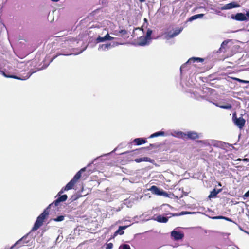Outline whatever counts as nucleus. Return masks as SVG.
Returning a JSON list of instances; mask_svg holds the SVG:
<instances>
[{
    "mask_svg": "<svg viewBox=\"0 0 249 249\" xmlns=\"http://www.w3.org/2000/svg\"><path fill=\"white\" fill-rule=\"evenodd\" d=\"M86 169V167L83 168L78 172H77L73 177V178L69 183H68L66 186L63 188L62 190L59 192L58 195L60 196L64 191H68L73 188L74 185L81 178L82 172L85 171Z\"/></svg>",
    "mask_w": 249,
    "mask_h": 249,
    "instance_id": "nucleus-1",
    "label": "nucleus"
},
{
    "mask_svg": "<svg viewBox=\"0 0 249 249\" xmlns=\"http://www.w3.org/2000/svg\"><path fill=\"white\" fill-rule=\"evenodd\" d=\"M49 207L48 206L46 209H45L43 213H41L37 218L35 224L32 228V231H35L37 230L38 229L41 227L44 222V220L49 215V210L48 209Z\"/></svg>",
    "mask_w": 249,
    "mask_h": 249,
    "instance_id": "nucleus-2",
    "label": "nucleus"
},
{
    "mask_svg": "<svg viewBox=\"0 0 249 249\" xmlns=\"http://www.w3.org/2000/svg\"><path fill=\"white\" fill-rule=\"evenodd\" d=\"M49 207L48 206L46 209H45L43 213H41L37 218L35 224L32 228V231H35L37 230L38 229L41 227L44 222V220L49 215V210L48 209Z\"/></svg>",
    "mask_w": 249,
    "mask_h": 249,
    "instance_id": "nucleus-3",
    "label": "nucleus"
},
{
    "mask_svg": "<svg viewBox=\"0 0 249 249\" xmlns=\"http://www.w3.org/2000/svg\"><path fill=\"white\" fill-rule=\"evenodd\" d=\"M49 207L48 206L46 209H45L43 213H41L37 218L35 224L32 228V231H35L37 230L38 229L41 227L44 222V220L49 215V210L48 209Z\"/></svg>",
    "mask_w": 249,
    "mask_h": 249,
    "instance_id": "nucleus-4",
    "label": "nucleus"
},
{
    "mask_svg": "<svg viewBox=\"0 0 249 249\" xmlns=\"http://www.w3.org/2000/svg\"><path fill=\"white\" fill-rule=\"evenodd\" d=\"M49 207L48 206L46 209H45L43 213H41L37 218L35 224L32 228V231H35L37 230L38 229L41 227L44 222V220L49 215V210L48 209Z\"/></svg>",
    "mask_w": 249,
    "mask_h": 249,
    "instance_id": "nucleus-5",
    "label": "nucleus"
},
{
    "mask_svg": "<svg viewBox=\"0 0 249 249\" xmlns=\"http://www.w3.org/2000/svg\"><path fill=\"white\" fill-rule=\"evenodd\" d=\"M232 120L234 124L240 129H242L245 126L246 120L242 116L237 117L236 113L232 114Z\"/></svg>",
    "mask_w": 249,
    "mask_h": 249,
    "instance_id": "nucleus-6",
    "label": "nucleus"
},
{
    "mask_svg": "<svg viewBox=\"0 0 249 249\" xmlns=\"http://www.w3.org/2000/svg\"><path fill=\"white\" fill-rule=\"evenodd\" d=\"M150 191L152 194L157 196H164L165 197L168 196V193L162 189H160L157 186L153 185L149 189H148Z\"/></svg>",
    "mask_w": 249,
    "mask_h": 249,
    "instance_id": "nucleus-7",
    "label": "nucleus"
},
{
    "mask_svg": "<svg viewBox=\"0 0 249 249\" xmlns=\"http://www.w3.org/2000/svg\"><path fill=\"white\" fill-rule=\"evenodd\" d=\"M171 236L176 240L182 239L184 236V233L182 231H173L171 233Z\"/></svg>",
    "mask_w": 249,
    "mask_h": 249,
    "instance_id": "nucleus-8",
    "label": "nucleus"
},
{
    "mask_svg": "<svg viewBox=\"0 0 249 249\" xmlns=\"http://www.w3.org/2000/svg\"><path fill=\"white\" fill-rule=\"evenodd\" d=\"M232 18L237 21H245L247 20V18L245 15L242 13H238L234 16H232Z\"/></svg>",
    "mask_w": 249,
    "mask_h": 249,
    "instance_id": "nucleus-9",
    "label": "nucleus"
},
{
    "mask_svg": "<svg viewBox=\"0 0 249 249\" xmlns=\"http://www.w3.org/2000/svg\"><path fill=\"white\" fill-rule=\"evenodd\" d=\"M67 196L66 195H63L60 196H59L57 199H56L53 203H51L49 205V207H50L52 205L54 204L55 206H57L59 203L61 202H64L66 201L67 199Z\"/></svg>",
    "mask_w": 249,
    "mask_h": 249,
    "instance_id": "nucleus-10",
    "label": "nucleus"
},
{
    "mask_svg": "<svg viewBox=\"0 0 249 249\" xmlns=\"http://www.w3.org/2000/svg\"><path fill=\"white\" fill-rule=\"evenodd\" d=\"M199 138V135L195 131H188L186 133V140H195Z\"/></svg>",
    "mask_w": 249,
    "mask_h": 249,
    "instance_id": "nucleus-11",
    "label": "nucleus"
},
{
    "mask_svg": "<svg viewBox=\"0 0 249 249\" xmlns=\"http://www.w3.org/2000/svg\"><path fill=\"white\" fill-rule=\"evenodd\" d=\"M113 39L114 37L110 36L108 34H107L104 37L99 36L96 40L98 42H102L107 40H112Z\"/></svg>",
    "mask_w": 249,
    "mask_h": 249,
    "instance_id": "nucleus-12",
    "label": "nucleus"
},
{
    "mask_svg": "<svg viewBox=\"0 0 249 249\" xmlns=\"http://www.w3.org/2000/svg\"><path fill=\"white\" fill-rule=\"evenodd\" d=\"M222 191V189H219L216 190V189H213L211 192L210 195L208 196L209 198L215 197L219 193Z\"/></svg>",
    "mask_w": 249,
    "mask_h": 249,
    "instance_id": "nucleus-13",
    "label": "nucleus"
},
{
    "mask_svg": "<svg viewBox=\"0 0 249 249\" xmlns=\"http://www.w3.org/2000/svg\"><path fill=\"white\" fill-rule=\"evenodd\" d=\"M155 220L160 223H166L168 221V217L159 215L156 217Z\"/></svg>",
    "mask_w": 249,
    "mask_h": 249,
    "instance_id": "nucleus-14",
    "label": "nucleus"
},
{
    "mask_svg": "<svg viewBox=\"0 0 249 249\" xmlns=\"http://www.w3.org/2000/svg\"><path fill=\"white\" fill-rule=\"evenodd\" d=\"M149 39L146 36H141L139 39L138 44L140 46L145 45Z\"/></svg>",
    "mask_w": 249,
    "mask_h": 249,
    "instance_id": "nucleus-15",
    "label": "nucleus"
},
{
    "mask_svg": "<svg viewBox=\"0 0 249 249\" xmlns=\"http://www.w3.org/2000/svg\"><path fill=\"white\" fill-rule=\"evenodd\" d=\"M1 73H2V74L6 77H10V78H14V79H20V80H25L26 79H28L30 75H27L25 77H24V78H20V77H18L17 76H15V75H7L5 74V73L2 71H1Z\"/></svg>",
    "mask_w": 249,
    "mask_h": 249,
    "instance_id": "nucleus-16",
    "label": "nucleus"
},
{
    "mask_svg": "<svg viewBox=\"0 0 249 249\" xmlns=\"http://www.w3.org/2000/svg\"><path fill=\"white\" fill-rule=\"evenodd\" d=\"M204 60V59L199 57H192L189 59L186 63H194L196 61L203 62Z\"/></svg>",
    "mask_w": 249,
    "mask_h": 249,
    "instance_id": "nucleus-17",
    "label": "nucleus"
},
{
    "mask_svg": "<svg viewBox=\"0 0 249 249\" xmlns=\"http://www.w3.org/2000/svg\"><path fill=\"white\" fill-rule=\"evenodd\" d=\"M133 142L136 143L137 145H140L146 142L145 139L143 138H136L133 141Z\"/></svg>",
    "mask_w": 249,
    "mask_h": 249,
    "instance_id": "nucleus-18",
    "label": "nucleus"
},
{
    "mask_svg": "<svg viewBox=\"0 0 249 249\" xmlns=\"http://www.w3.org/2000/svg\"><path fill=\"white\" fill-rule=\"evenodd\" d=\"M126 227L127 226H120L119 229L114 232V236L118 234L123 235L124 233V231L123 230L125 229Z\"/></svg>",
    "mask_w": 249,
    "mask_h": 249,
    "instance_id": "nucleus-19",
    "label": "nucleus"
},
{
    "mask_svg": "<svg viewBox=\"0 0 249 249\" xmlns=\"http://www.w3.org/2000/svg\"><path fill=\"white\" fill-rule=\"evenodd\" d=\"M176 136L178 138L182 139L184 140H186V133L182 131H178L176 132Z\"/></svg>",
    "mask_w": 249,
    "mask_h": 249,
    "instance_id": "nucleus-20",
    "label": "nucleus"
},
{
    "mask_svg": "<svg viewBox=\"0 0 249 249\" xmlns=\"http://www.w3.org/2000/svg\"><path fill=\"white\" fill-rule=\"evenodd\" d=\"M165 135V132L164 131H159L151 134L149 138H153L158 136H164Z\"/></svg>",
    "mask_w": 249,
    "mask_h": 249,
    "instance_id": "nucleus-21",
    "label": "nucleus"
},
{
    "mask_svg": "<svg viewBox=\"0 0 249 249\" xmlns=\"http://www.w3.org/2000/svg\"><path fill=\"white\" fill-rule=\"evenodd\" d=\"M238 5L236 4L235 2H231L230 3L226 4L224 6V9H230L233 8H235L236 7H238Z\"/></svg>",
    "mask_w": 249,
    "mask_h": 249,
    "instance_id": "nucleus-22",
    "label": "nucleus"
},
{
    "mask_svg": "<svg viewBox=\"0 0 249 249\" xmlns=\"http://www.w3.org/2000/svg\"><path fill=\"white\" fill-rule=\"evenodd\" d=\"M204 16V14H199L191 16L189 18V21H192L195 19H197L198 18H203V17Z\"/></svg>",
    "mask_w": 249,
    "mask_h": 249,
    "instance_id": "nucleus-23",
    "label": "nucleus"
},
{
    "mask_svg": "<svg viewBox=\"0 0 249 249\" xmlns=\"http://www.w3.org/2000/svg\"><path fill=\"white\" fill-rule=\"evenodd\" d=\"M116 35L119 36L121 35L122 37L126 36L128 35V32L127 30L125 29L121 30L118 32V33H116Z\"/></svg>",
    "mask_w": 249,
    "mask_h": 249,
    "instance_id": "nucleus-24",
    "label": "nucleus"
},
{
    "mask_svg": "<svg viewBox=\"0 0 249 249\" xmlns=\"http://www.w3.org/2000/svg\"><path fill=\"white\" fill-rule=\"evenodd\" d=\"M149 160L150 158L148 157H143L135 159L134 161L137 163H139L142 161H149Z\"/></svg>",
    "mask_w": 249,
    "mask_h": 249,
    "instance_id": "nucleus-25",
    "label": "nucleus"
},
{
    "mask_svg": "<svg viewBox=\"0 0 249 249\" xmlns=\"http://www.w3.org/2000/svg\"><path fill=\"white\" fill-rule=\"evenodd\" d=\"M216 106L220 108L225 109H231L232 108V106L230 104H227L226 105H219L216 104Z\"/></svg>",
    "mask_w": 249,
    "mask_h": 249,
    "instance_id": "nucleus-26",
    "label": "nucleus"
},
{
    "mask_svg": "<svg viewBox=\"0 0 249 249\" xmlns=\"http://www.w3.org/2000/svg\"><path fill=\"white\" fill-rule=\"evenodd\" d=\"M181 31V29H177L176 30L174 33L171 34V33H169L168 36L170 38L174 37L178 35Z\"/></svg>",
    "mask_w": 249,
    "mask_h": 249,
    "instance_id": "nucleus-27",
    "label": "nucleus"
},
{
    "mask_svg": "<svg viewBox=\"0 0 249 249\" xmlns=\"http://www.w3.org/2000/svg\"><path fill=\"white\" fill-rule=\"evenodd\" d=\"M228 43V41H226V40L224 41L222 43V44H221V47H220V49H219V51H220V52H226V49H225V46H227V45Z\"/></svg>",
    "mask_w": 249,
    "mask_h": 249,
    "instance_id": "nucleus-28",
    "label": "nucleus"
},
{
    "mask_svg": "<svg viewBox=\"0 0 249 249\" xmlns=\"http://www.w3.org/2000/svg\"><path fill=\"white\" fill-rule=\"evenodd\" d=\"M111 46L110 43L107 44H102L101 46V48L104 51H106L108 50L109 48H110Z\"/></svg>",
    "mask_w": 249,
    "mask_h": 249,
    "instance_id": "nucleus-29",
    "label": "nucleus"
},
{
    "mask_svg": "<svg viewBox=\"0 0 249 249\" xmlns=\"http://www.w3.org/2000/svg\"><path fill=\"white\" fill-rule=\"evenodd\" d=\"M152 33V31L151 29H148L146 32V35L145 36L146 38H147L149 40H150L151 39V36Z\"/></svg>",
    "mask_w": 249,
    "mask_h": 249,
    "instance_id": "nucleus-30",
    "label": "nucleus"
},
{
    "mask_svg": "<svg viewBox=\"0 0 249 249\" xmlns=\"http://www.w3.org/2000/svg\"><path fill=\"white\" fill-rule=\"evenodd\" d=\"M64 216L63 215H60V216H58V217H57L56 218H54L53 220L56 222H60V221L64 220Z\"/></svg>",
    "mask_w": 249,
    "mask_h": 249,
    "instance_id": "nucleus-31",
    "label": "nucleus"
},
{
    "mask_svg": "<svg viewBox=\"0 0 249 249\" xmlns=\"http://www.w3.org/2000/svg\"><path fill=\"white\" fill-rule=\"evenodd\" d=\"M233 79H234L235 80L238 81L240 83H249V81L242 80V79H240L238 78H233Z\"/></svg>",
    "mask_w": 249,
    "mask_h": 249,
    "instance_id": "nucleus-32",
    "label": "nucleus"
},
{
    "mask_svg": "<svg viewBox=\"0 0 249 249\" xmlns=\"http://www.w3.org/2000/svg\"><path fill=\"white\" fill-rule=\"evenodd\" d=\"M119 249H130V247L128 244H124L120 247Z\"/></svg>",
    "mask_w": 249,
    "mask_h": 249,
    "instance_id": "nucleus-33",
    "label": "nucleus"
},
{
    "mask_svg": "<svg viewBox=\"0 0 249 249\" xmlns=\"http://www.w3.org/2000/svg\"><path fill=\"white\" fill-rule=\"evenodd\" d=\"M113 245L112 243H109L106 244V249H111L113 248Z\"/></svg>",
    "mask_w": 249,
    "mask_h": 249,
    "instance_id": "nucleus-34",
    "label": "nucleus"
},
{
    "mask_svg": "<svg viewBox=\"0 0 249 249\" xmlns=\"http://www.w3.org/2000/svg\"><path fill=\"white\" fill-rule=\"evenodd\" d=\"M22 240V238L17 241L13 246L10 247V249H13L16 245L18 244Z\"/></svg>",
    "mask_w": 249,
    "mask_h": 249,
    "instance_id": "nucleus-35",
    "label": "nucleus"
},
{
    "mask_svg": "<svg viewBox=\"0 0 249 249\" xmlns=\"http://www.w3.org/2000/svg\"><path fill=\"white\" fill-rule=\"evenodd\" d=\"M244 197H249V190L244 195Z\"/></svg>",
    "mask_w": 249,
    "mask_h": 249,
    "instance_id": "nucleus-36",
    "label": "nucleus"
},
{
    "mask_svg": "<svg viewBox=\"0 0 249 249\" xmlns=\"http://www.w3.org/2000/svg\"><path fill=\"white\" fill-rule=\"evenodd\" d=\"M214 218H215V219H226L227 220H229L228 218H225L224 217H223L222 216L215 217H214Z\"/></svg>",
    "mask_w": 249,
    "mask_h": 249,
    "instance_id": "nucleus-37",
    "label": "nucleus"
},
{
    "mask_svg": "<svg viewBox=\"0 0 249 249\" xmlns=\"http://www.w3.org/2000/svg\"><path fill=\"white\" fill-rule=\"evenodd\" d=\"M245 16H246V18L248 17L249 18V10L247 11Z\"/></svg>",
    "mask_w": 249,
    "mask_h": 249,
    "instance_id": "nucleus-38",
    "label": "nucleus"
},
{
    "mask_svg": "<svg viewBox=\"0 0 249 249\" xmlns=\"http://www.w3.org/2000/svg\"><path fill=\"white\" fill-rule=\"evenodd\" d=\"M243 161H249V158L248 159V158H245L244 159L242 160Z\"/></svg>",
    "mask_w": 249,
    "mask_h": 249,
    "instance_id": "nucleus-39",
    "label": "nucleus"
},
{
    "mask_svg": "<svg viewBox=\"0 0 249 249\" xmlns=\"http://www.w3.org/2000/svg\"><path fill=\"white\" fill-rule=\"evenodd\" d=\"M135 30H142V31L143 30V29L142 28V27H141V28H135Z\"/></svg>",
    "mask_w": 249,
    "mask_h": 249,
    "instance_id": "nucleus-40",
    "label": "nucleus"
},
{
    "mask_svg": "<svg viewBox=\"0 0 249 249\" xmlns=\"http://www.w3.org/2000/svg\"><path fill=\"white\" fill-rule=\"evenodd\" d=\"M140 2L142 3V2H143L145 1V0H139Z\"/></svg>",
    "mask_w": 249,
    "mask_h": 249,
    "instance_id": "nucleus-41",
    "label": "nucleus"
},
{
    "mask_svg": "<svg viewBox=\"0 0 249 249\" xmlns=\"http://www.w3.org/2000/svg\"><path fill=\"white\" fill-rule=\"evenodd\" d=\"M51 0L52 1L57 2V1H59L60 0Z\"/></svg>",
    "mask_w": 249,
    "mask_h": 249,
    "instance_id": "nucleus-42",
    "label": "nucleus"
},
{
    "mask_svg": "<svg viewBox=\"0 0 249 249\" xmlns=\"http://www.w3.org/2000/svg\"><path fill=\"white\" fill-rule=\"evenodd\" d=\"M150 146H151V147H154V146H155V145H154V144H150Z\"/></svg>",
    "mask_w": 249,
    "mask_h": 249,
    "instance_id": "nucleus-43",
    "label": "nucleus"
},
{
    "mask_svg": "<svg viewBox=\"0 0 249 249\" xmlns=\"http://www.w3.org/2000/svg\"><path fill=\"white\" fill-rule=\"evenodd\" d=\"M177 215H178V214H173V216H177Z\"/></svg>",
    "mask_w": 249,
    "mask_h": 249,
    "instance_id": "nucleus-44",
    "label": "nucleus"
},
{
    "mask_svg": "<svg viewBox=\"0 0 249 249\" xmlns=\"http://www.w3.org/2000/svg\"><path fill=\"white\" fill-rule=\"evenodd\" d=\"M218 185L221 186V183H220V182H219V183H218Z\"/></svg>",
    "mask_w": 249,
    "mask_h": 249,
    "instance_id": "nucleus-45",
    "label": "nucleus"
},
{
    "mask_svg": "<svg viewBox=\"0 0 249 249\" xmlns=\"http://www.w3.org/2000/svg\"><path fill=\"white\" fill-rule=\"evenodd\" d=\"M148 147H147V148H145V147H144V148H142V149H148Z\"/></svg>",
    "mask_w": 249,
    "mask_h": 249,
    "instance_id": "nucleus-46",
    "label": "nucleus"
},
{
    "mask_svg": "<svg viewBox=\"0 0 249 249\" xmlns=\"http://www.w3.org/2000/svg\"><path fill=\"white\" fill-rule=\"evenodd\" d=\"M57 57V55L54 56L53 58V59H54V58H55L56 57Z\"/></svg>",
    "mask_w": 249,
    "mask_h": 249,
    "instance_id": "nucleus-47",
    "label": "nucleus"
},
{
    "mask_svg": "<svg viewBox=\"0 0 249 249\" xmlns=\"http://www.w3.org/2000/svg\"><path fill=\"white\" fill-rule=\"evenodd\" d=\"M241 160V159H238V160H239V161H240V160Z\"/></svg>",
    "mask_w": 249,
    "mask_h": 249,
    "instance_id": "nucleus-48",
    "label": "nucleus"
},
{
    "mask_svg": "<svg viewBox=\"0 0 249 249\" xmlns=\"http://www.w3.org/2000/svg\"><path fill=\"white\" fill-rule=\"evenodd\" d=\"M147 19L146 18H144V21H146Z\"/></svg>",
    "mask_w": 249,
    "mask_h": 249,
    "instance_id": "nucleus-49",
    "label": "nucleus"
},
{
    "mask_svg": "<svg viewBox=\"0 0 249 249\" xmlns=\"http://www.w3.org/2000/svg\"><path fill=\"white\" fill-rule=\"evenodd\" d=\"M185 196H187V193H186V194H185Z\"/></svg>",
    "mask_w": 249,
    "mask_h": 249,
    "instance_id": "nucleus-50",
    "label": "nucleus"
}]
</instances>
